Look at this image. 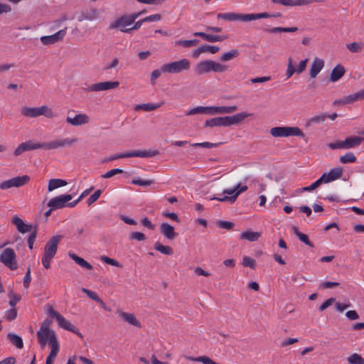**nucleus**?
<instances>
[{
    "instance_id": "f257e3e1",
    "label": "nucleus",
    "mask_w": 364,
    "mask_h": 364,
    "mask_svg": "<svg viewBox=\"0 0 364 364\" xmlns=\"http://www.w3.org/2000/svg\"><path fill=\"white\" fill-rule=\"evenodd\" d=\"M63 237V235H54L46 242L42 257V264L46 269L50 267V261L55 255L58 250V245Z\"/></svg>"
},
{
    "instance_id": "f03ea898",
    "label": "nucleus",
    "mask_w": 364,
    "mask_h": 364,
    "mask_svg": "<svg viewBox=\"0 0 364 364\" xmlns=\"http://www.w3.org/2000/svg\"><path fill=\"white\" fill-rule=\"evenodd\" d=\"M228 68V66L226 65L211 60H205L196 64L194 72L197 75H202L211 71L214 73H223L225 72Z\"/></svg>"
},
{
    "instance_id": "7ed1b4c3",
    "label": "nucleus",
    "mask_w": 364,
    "mask_h": 364,
    "mask_svg": "<svg viewBox=\"0 0 364 364\" xmlns=\"http://www.w3.org/2000/svg\"><path fill=\"white\" fill-rule=\"evenodd\" d=\"M159 154V151L158 150H136L130 152L114 154L107 159H105L103 162H109L119 159L130 157L150 158L156 156Z\"/></svg>"
},
{
    "instance_id": "20e7f679",
    "label": "nucleus",
    "mask_w": 364,
    "mask_h": 364,
    "mask_svg": "<svg viewBox=\"0 0 364 364\" xmlns=\"http://www.w3.org/2000/svg\"><path fill=\"white\" fill-rule=\"evenodd\" d=\"M190 68V60L187 58H183L178 61L163 64L161 65V71L164 73L176 74L187 71Z\"/></svg>"
},
{
    "instance_id": "39448f33",
    "label": "nucleus",
    "mask_w": 364,
    "mask_h": 364,
    "mask_svg": "<svg viewBox=\"0 0 364 364\" xmlns=\"http://www.w3.org/2000/svg\"><path fill=\"white\" fill-rule=\"evenodd\" d=\"M364 141V138L358 136L347 137L344 141H338L330 143L328 146L331 149H349L359 146Z\"/></svg>"
},
{
    "instance_id": "423d86ee",
    "label": "nucleus",
    "mask_w": 364,
    "mask_h": 364,
    "mask_svg": "<svg viewBox=\"0 0 364 364\" xmlns=\"http://www.w3.org/2000/svg\"><path fill=\"white\" fill-rule=\"evenodd\" d=\"M51 323L52 321L46 319L41 323V328L37 332L38 341L41 348L45 347L47 343L49 342L52 333H55L54 331H51L49 328Z\"/></svg>"
},
{
    "instance_id": "0eeeda50",
    "label": "nucleus",
    "mask_w": 364,
    "mask_h": 364,
    "mask_svg": "<svg viewBox=\"0 0 364 364\" xmlns=\"http://www.w3.org/2000/svg\"><path fill=\"white\" fill-rule=\"evenodd\" d=\"M16 255L14 250L7 247L3 250L0 255V262L11 270H16L18 268L16 259Z\"/></svg>"
},
{
    "instance_id": "6e6552de",
    "label": "nucleus",
    "mask_w": 364,
    "mask_h": 364,
    "mask_svg": "<svg viewBox=\"0 0 364 364\" xmlns=\"http://www.w3.org/2000/svg\"><path fill=\"white\" fill-rule=\"evenodd\" d=\"M119 85V82L118 81H105L92 84L89 85L87 87L84 88V90L87 92H100L104 90L115 89L118 87Z\"/></svg>"
},
{
    "instance_id": "1a4fd4ad",
    "label": "nucleus",
    "mask_w": 364,
    "mask_h": 364,
    "mask_svg": "<svg viewBox=\"0 0 364 364\" xmlns=\"http://www.w3.org/2000/svg\"><path fill=\"white\" fill-rule=\"evenodd\" d=\"M219 19H224L229 21H242L245 22L254 21V14H236V13H223L217 16Z\"/></svg>"
},
{
    "instance_id": "9d476101",
    "label": "nucleus",
    "mask_w": 364,
    "mask_h": 364,
    "mask_svg": "<svg viewBox=\"0 0 364 364\" xmlns=\"http://www.w3.org/2000/svg\"><path fill=\"white\" fill-rule=\"evenodd\" d=\"M29 181L30 177L26 175L14 177L9 180L2 181L0 183V189L6 190L11 187H21L26 184Z\"/></svg>"
},
{
    "instance_id": "9b49d317",
    "label": "nucleus",
    "mask_w": 364,
    "mask_h": 364,
    "mask_svg": "<svg viewBox=\"0 0 364 364\" xmlns=\"http://www.w3.org/2000/svg\"><path fill=\"white\" fill-rule=\"evenodd\" d=\"M72 198L73 196L71 194L60 195L51 198L48 203V206L54 210L68 207V204Z\"/></svg>"
},
{
    "instance_id": "f8f14e48",
    "label": "nucleus",
    "mask_w": 364,
    "mask_h": 364,
    "mask_svg": "<svg viewBox=\"0 0 364 364\" xmlns=\"http://www.w3.org/2000/svg\"><path fill=\"white\" fill-rule=\"evenodd\" d=\"M77 141L76 138H65L63 139H56L48 143H43L44 149H55L63 146H70Z\"/></svg>"
},
{
    "instance_id": "ddd939ff",
    "label": "nucleus",
    "mask_w": 364,
    "mask_h": 364,
    "mask_svg": "<svg viewBox=\"0 0 364 364\" xmlns=\"http://www.w3.org/2000/svg\"><path fill=\"white\" fill-rule=\"evenodd\" d=\"M67 31V28L65 27L63 29H61L56 32L55 33L50 36H44L41 37L40 40L41 43L44 45H51L54 44L61 40L65 37Z\"/></svg>"
},
{
    "instance_id": "4468645a",
    "label": "nucleus",
    "mask_w": 364,
    "mask_h": 364,
    "mask_svg": "<svg viewBox=\"0 0 364 364\" xmlns=\"http://www.w3.org/2000/svg\"><path fill=\"white\" fill-rule=\"evenodd\" d=\"M130 25H132V23L127 16L125 15H122L109 24V29L118 28L122 33H128V31H126L128 30L126 27Z\"/></svg>"
},
{
    "instance_id": "2eb2a0df",
    "label": "nucleus",
    "mask_w": 364,
    "mask_h": 364,
    "mask_svg": "<svg viewBox=\"0 0 364 364\" xmlns=\"http://www.w3.org/2000/svg\"><path fill=\"white\" fill-rule=\"evenodd\" d=\"M272 3L284 6H304L314 2H321V0H272Z\"/></svg>"
},
{
    "instance_id": "dca6fc26",
    "label": "nucleus",
    "mask_w": 364,
    "mask_h": 364,
    "mask_svg": "<svg viewBox=\"0 0 364 364\" xmlns=\"http://www.w3.org/2000/svg\"><path fill=\"white\" fill-rule=\"evenodd\" d=\"M65 121L68 124L77 127L88 124L90 122V117L86 114L80 113L76 114L74 117L68 116Z\"/></svg>"
},
{
    "instance_id": "f3484780",
    "label": "nucleus",
    "mask_w": 364,
    "mask_h": 364,
    "mask_svg": "<svg viewBox=\"0 0 364 364\" xmlns=\"http://www.w3.org/2000/svg\"><path fill=\"white\" fill-rule=\"evenodd\" d=\"M59 327L65 329L68 331L73 332L77 335L79 337L82 338V333L79 331L78 328L72 324L68 320L64 318L62 315L57 320Z\"/></svg>"
},
{
    "instance_id": "a211bd4d",
    "label": "nucleus",
    "mask_w": 364,
    "mask_h": 364,
    "mask_svg": "<svg viewBox=\"0 0 364 364\" xmlns=\"http://www.w3.org/2000/svg\"><path fill=\"white\" fill-rule=\"evenodd\" d=\"M252 114L242 112L232 116H225L227 127L232 124H237L244 120L246 117L251 116Z\"/></svg>"
},
{
    "instance_id": "6ab92c4d",
    "label": "nucleus",
    "mask_w": 364,
    "mask_h": 364,
    "mask_svg": "<svg viewBox=\"0 0 364 364\" xmlns=\"http://www.w3.org/2000/svg\"><path fill=\"white\" fill-rule=\"evenodd\" d=\"M160 231L163 235L168 240H173L177 233L174 230V228L167 223H162L160 225Z\"/></svg>"
},
{
    "instance_id": "aec40b11",
    "label": "nucleus",
    "mask_w": 364,
    "mask_h": 364,
    "mask_svg": "<svg viewBox=\"0 0 364 364\" xmlns=\"http://www.w3.org/2000/svg\"><path fill=\"white\" fill-rule=\"evenodd\" d=\"M99 17V12L97 9L92 8L90 10L82 11L78 18L79 21H93Z\"/></svg>"
},
{
    "instance_id": "412c9836",
    "label": "nucleus",
    "mask_w": 364,
    "mask_h": 364,
    "mask_svg": "<svg viewBox=\"0 0 364 364\" xmlns=\"http://www.w3.org/2000/svg\"><path fill=\"white\" fill-rule=\"evenodd\" d=\"M324 66V61L318 58H316L311 65L309 70V75L311 78H315Z\"/></svg>"
},
{
    "instance_id": "4be33fe9",
    "label": "nucleus",
    "mask_w": 364,
    "mask_h": 364,
    "mask_svg": "<svg viewBox=\"0 0 364 364\" xmlns=\"http://www.w3.org/2000/svg\"><path fill=\"white\" fill-rule=\"evenodd\" d=\"M213 114V106L210 107H203V106H198L196 107H194L189 111H188L186 113V115H193V114Z\"/></svg>"
},
{
    "instance_id": "5701e85b",
    "label": "nucleus",
    "mask_w": 364,
    "mask_h": 364,
    "mask_svg": "<svg viewBox=\"0 0 364 364\" xmlns=\"http://www.w3.org/2000/svg\"><path fill=\"white\" fill-rule=\"evenodd\" d=\"M193 36L201 37L203 39L211 43L223 41L225 38L223 36L208 34L204 32H195Z\"/></svg>"
},
{
    "instance_id": "b1692460",
    "label": "nucleus",
    "mask_w": 364,
    "mask_h": 364,
    "mask_svg": "<svg viewBox=\"0 0 364 364\" xmlns=\"http://www.w3.org/2000/svg\"><path fill=\"white\" fill-rule=\"evenodd\" d=\"M205 127H227L225 117H218L208 119L205 122Z\"/></svg>"
},
{
    "instance_id": "393cba45",
    "label": "nucleus",
    "mask_w": 364,
    "mask_h": 364,
    "mask_svg": "<svg viewBox=\"0 0 364 364\" xmlns=\"http://www.w3.org/2000/svg\"><path fill=\"white\" fill-rule=\"evenodd\" d=\"M344 67L340 64L337 65L332 70L330 75V81L336 82L340 80L345 74Z\"/></svg>"
},
{
    "instance_id": "a878e982",
    "label": "nucleus",
    "mask_w": 364,
    "mask_h": 364,
    "mask_svg": "<svg viewBox=\"0 0 364 364\" xmlns=\"http://www.w3.org/2000/svg\"><path fill=\"white\" fill-rule=\"evenodd\" d=\"M343 168L342 167H336L329 171L328 173H326L327 181L328 183L336 181L342 176Z\"/></svg>"
},
{
    "instance_id": "bb28decb",
    "label": "nucleus",
    "mask_w": 364,
    "mask_h": 364,
    "mask_svg": "<svg viewBox=\"0 0 364 364\" xmlns=\"http://www.w3.org/2000/svg\"><path fill=\"white\" fill-rule=\"evenodd\" d=\"M119 316H121L125 321L136 327H141L140 322L136 318L135 316L131 313H126L124 311H119Z\"/></svg>"
},
{
    "instance_id": "cd10ccee",
    "label": "nucleus",
    "mask_w": 364,
    "mask_h": 364,
    "mask_svg": "<svg viewBox=\"0 0 364 364\" xmlns=\"http://www.w3.org/2000/svg\"><path fill=\"white\" fill-rule=\"evenodd\" d=\"M291 230H293L294 233L296 235V237L299 239L300 241H301L302 242H304L310 247H314V245L309 240L308 235L301 232L297 227L293 225L291 227Z\"/></svg>"
},
{
    "instance_id": "c85d7f7f",
    "label": "nucleus",
    "mask_w": 364,
    "mask_h": 364,
    "mask_svg": "<svg viewBox=\"0 0 364 364\" xmlns=\"http://www.w3.org/2000/svg\"><path fill=\"white\" fill-rule=\"evenodd\" d=\"M68 255L73 260H74L80 267H82L85 269H93V267L89 262H87L83 258L78 257L75 254L69 252Z\"/></svg>"
},
{
    "instance_id": "c756f323",
    "label": "nucleus",
    "mask_w": 364,
    "mask_h": 364,
    "mask_svg": "<svg viewBox=\"0 0 364 364\" xmlns=\"http://www.w3.org/2000/svg\"><path fill=\"white\" fill-rule=\"evenodd\" d=\"M240 55V51L237 49H232L228 52L223 53L219 60L222 62H228Z\"/></svg>"
},
{
    "instance_id": "7c9ffc66",
    "label": "nucleus",
    "mask_w": 364,
    "mask_h": 364,
    "mask_svg": "<svg viewBox=\"0 0 364 364\" xmlns=\"http://www.w3.org/2000/svg\"><path fill=\"white\" fill-rule=\"evenodd\" d=\"M260 237V233L258 232H253L250 230H247L243 232L240 235V238L241 240H247L250 242L257 241Z\"/></svg>"
},
{
    "instance_id": "2f4dec72",
    "label": "nucleus",
    "mask_w": 364,
    "mask_h": 364,
    "mask_svg": "<svg viewBox=\"0 0 364 364\" xmlns=\"http://www.w3.org/2000/svg\"><path fill=\"white\" fill-rule=\"evenodd\" d=\"M67 185V182L65 180L60 178H53L48 181V191L49 192L53 191V190L63 187Z\"/></svg>"
},
{
    "instance_id": "473e14b6",
    "label": "nucleus",
    "mask_w": 364,
    "mask_h": 364,
    "mask_svg": "<svg viewBox=\"0 0 364 364\" xmlns=\"http://www.w3.org/2000/svg\"><path fill=\"white\" fill-rule=\"evenodd\" d=\"M237 109L238 108L236 105L222 106V107L213 106V114L232 113V112L237 111Z\"/></svg>"
},
{
    "instance_id": "72a5a7b5",
    "label": "nucleus",
    "mask_w": 364,
    "mask_h": 364,
    "mask_svg": "<svg viewBox=\"0 0 364 364\" xmlns=\"http://www.w3.org/2000/svg\"><path fill=\"white\" fill-rule=\"evenodd\" d=\"M9 341L17 348L21 349L23 347V342L21 336L14 333H9L7 335Z\"/></svg>"
},
{
    "instance_id": "f704fd0d",
    "label": "nucleus",
    "mask_w": 364,
    "mask_h": 364,
    "mask_svg": "<svg viewBox=\"0 0 364 364\" xmlns=\"http://www.w3.org/2000/svg\"><path fill=\"white\" fill-rule=\"evenodd\" d=\"M344 103L350 104L355 101L364 99V90H361L358 92L344 97Z\"/></svg>"
},
{
    "instance_id": "c9c22d12",
    "label": "nucleus",
    "mask_w": 364,
    "mask_h": 364,
    "mask_svg": "<svg viewBox=\"0 0 364 364\" xmlns=\"http://www.w3.org/2000/svg\"><path fill=\"white\" fill-rule=\"evenodd\" d=\"M154 247L156 250L166 255H172L173 254V250L170 246L163 245L159 242L154 244Z\"/></svg>"
},
{
    "instance_id": "e433bc0d",
    "label": "nucleus",
    "mask_w": 364,
    "mask_h": 364,
    "mask_svg": "<svg viewBox=\"0 0 364 364\" xmlns=\"http://www.w3.org/2000/svg\"><path fill=\"white\" fill-rule=\"evenodd\" d=\"M38 107H23L21 109V114L25 117L31 118L37 117H38Z\"/></svg>"
},
{
    "instance_id": "4c0bfd02",
    "label": "nucleus",
    "mask_w": 364,
    "mask_h": 364,
    "mask_svg": "<svg viewBox=\"0 0 364 364\" xmlns=\"http://www.w3.org/2000/svg\"><path fill=\"white\" fill-rule=\"evenodd\" d=\"M286 133L287 137L291 136L304 137V134L298 127H286Z\"/></svg>"
},
{
    "instance_id": "58836bf2",
    "label": "nucleus",
    "mask_w": 364,
    "mask_h": 364,
    "mask_svg": "<svg viewBox=\"0 0 364 364\" xmlns=\"http://www.w3.org/2000/svg\"><path fill=\"white\" fill-rule=\"evenodd\" d=\"M22 144L24 146L25 151L34 150L36 149H44L43 143H38V142L35 143L31 140H28Z\"/></svg>"
},
{
    "instance_id": "ea45409f",
    "label": "nucleus",
    "mask_w": 364,
    "mask_h": 364,
    "mask_svg": "<svg viewBox=\"0 0 364 364\" xmlns=\"http://www.w3.org/2000/svg\"><path fill=\"white\" fill-rule=\"evenodd\" d=\"M270 134L274 137H287L286 127H275L270 129Z\"/></svg>"
},
{
    "instance_id": "a19ab883",
    "label": "nucleus",
    "mask_w": 364,
    "mask_h": 364,
    "mask_svg": "<svg viewBox=\"0 0 364 364\" xmlns=\"http://www.w3.org/2000/svg\"><path fill=\"white\" fill-rule=\"evenodd\" d=\"M210 200H218L220 202H225V203H229L230 204H232L236 201L237 196H235V194H232V195L225 196L223 197L213 196V197L210 198Z\"/></svg>"
},
{
    "instance_id": "79ce46f5",
    "label": "nucleus",
    "mask_w": 364,
    "mask_h": 364,
    "mask_svg": "<svg viewBox=\"0 0 364 364\" xmlns=\"http://www.w3.org/2000/svg\"><path fill=\"white\" fill-rule=\"evenodd\" d=\"M188 359L195 362H200L203 364H220L219 363L213 360L209 357L205 355L198 356L196 358L188 357Z\"/></svg>"
},
{
    "instance_id": "37998d69",
    "label": "nucleus",
    "mask_w": 364,
    "mask_h": 364,
    "mask_svg": "<svg viewBox=\"0 0 364 364\" xmlns=\"http://www.w3.org/2000/svg\"><path fill=\"white\" fill-rule=\"evenodd\" d=\"M282 16V14L279 12L276 13H259V14H254V21L258 20L260 18H279Z\"/></svg>"
},
{
    "instance_id": "c03bdc74",
    "label": "nucleus",
    "mask_w": 364,
    "mask_h": 364,
    "mask_svg": "<svg viewBox=\"0 0 364 364\" xmlns=\"http://www.w3.org/2000/svg\"><path fill=\"white\" fill-rule=\"evenodd\" d=\"M38 116L43 115L47 118L51 119L55 117V114L52 109L46 105L38 107Z\"/></svg>"
},
{
    "instance_id": "a18cd8bd",
    "label": "nucleus",
    "mask_w": 364,
    "mask_h": 364,
    "mask_svg": "<svg viewBox=\"0 0 364 364\" xmlns=\"http://www.w3.org/2000/svg\"><path fill=\"white\" fill-rule=\"evenodd\" d=\"M161 104H152V103H146V104H141L138 105L135 109H143L146 112H150L156 109L157 108L160 107Z\"/></svg>"
},
{
    "instance_id": "49530a36",
    "label": "nucleus",
    "mask_w": 364,
    "mask_h": 364,
    "mask_svg": "<svg viewBox=\"0 0 364 364\" xmlns=\"http://www.w3.org/2000/svg\"><path fill=\"white\" fill-rule=\"evenodd\" d=\"M48 344L51 347L50 352L58 354L59 352L60 346L55 333H52Z\"/></svg>"
},
{
    "instance_id": "de8ad7c7",
    "label": "nucleus",
    "mask_w": 364,
    "mask_h": 364,
    "mask_svg": "<svg viewBox=\"0 0 364 364\" xmlns=\"http://www.w3.org/2000/svg\"><path fill=\"white\" fill-rule=\"evenodd\" d=\"M339 161L344 164L354 163L356 161V157L353 153L348 152L345 155L340 156Z\"/></svg>"
},
{
    "instance_id": "09e8293b",
    "label": "nucleus",
    "mask_w": 364,
    "mask_h": 364,
    "mask_svg": "<svg viewBox=\"0 0 364 364\" xmlns=\"http://www.w3.org/2000/svg\"><path fill=\"white\" fill-rule=\"evenodd\" d=\"M199 42L198 39L191 40H178L175 42L176 46H182L184 48H191L194 46Z\"/></svg>"
},
{
    "instance_id": "8fccbe9b",
    "label": "nucleus",
    "mask_w": 364,
    "mask_h": 364,
    "mask_svg": "<svg viewBox=\"0 0 364 364\" xmlns=\"http://www.w3.org/2000/svg\"><path fill=\"white\" fill-rule=\"evenodd\" d=\"M37 232H38V224H35L33 230L30 233V235L28 237V240H27L28 245V247L30 250H33V244H34V242L36 238Z\"/></svg>"
},
{
    "instance_id": "3c124183",
    "label": "nucleus",
    "mask_w": 364,
    "mask_h": 364,
    "mask_svg": "<svg viewBox=\"0 0 364 364\" xmlns=\"http://www.w3.org/2000/svg\"><path fill=\"white\" fill-rule=\"evenodd\" d=\"M347 360L350 364H364V358L358 353H353Z\"/></svg>"
},
{
    "instance_id": "603ef678",
    "label": "nucleus",
    "mask_w": 364,
    "mask_h": 364,
    "mask_svg": "<svg viewBox=\"0 0 364 364\" xmlns=\"http://www.w3.org/2000/svg\"><path fill=\"white\" fill-rule=\"evenodd\" d=\"M347 48L352 53H359L363 48V44L359 42H353L346 45Z\"/></svg>"
},
{
    "instance_id": "864d4df0",
    "label": "nucleus",
    "mask_w": 364,
    "mask_h": 364,
    "mask_svg": "<svg viewBox=\"0 0 364 364\" xmlns=\"http://www.w3.org/2000/svg\"><path fill=\"white\" fill-rule=\"evenodd\" d=\"M327 118L326 114H321L319 115H316L313 117H311L306 123V126H310L313 123L319 124L326 120Z\"/></svg>"
},
{
    "instance_id": "5fc2aeb1",
    "label": "nucleus",
    "mask_w": 364,
    "mask_h": 364,
    "mask_svg": "<svg viewBox=\"0 0 364 364\" xmlns=\"http://www.w3.org/2000/svg\"><path fill=\"white\" fill-rule=\"evenodd\" d=\"M132 184L140 186H148L154 183L153 180H142L139 178H134L131 181Z\"/></svg>"
},
{
    "instance_id": "6e6d98bb",
    "label": "nucleus",
    "mask_w": 364,
    "mask_h": 364,
    "mask_svg": "<svg viewBox=\"0 0 364 364\" xmlns=\"http://www.w3.org/2000/svg\"><path fill=\"white\" fill-rule=\"evenodd\" d=\"M294 73H296V70L293 65V59L289 57L288 59V65L286 72V76L287 78H290Z\"/></svg>"
},
{
    "instance_id": "4d7b16f0",
    "label": "nucleus",
    "mask_w": 364,
    "mask_h": 364,
    "mask_svg": "<svg viewBox=\"0 0 364 364\" xmlns=\"http://www.w3.org/2000/svg\"><path fill=\"white\" fill-rule=\"evenodd\" d=\"M294 73H296V70L293 65V59L289 57L288 59V65L286 72V76L287 78H290Z\"/></svg>"
},
{
    "instance_id": "13d9d810",
    "label": "nucleus",
    "mask_w": 364,
    "mask_h": 364,
    "mask_svg": "<svg viewBox=\"0 0 364 364\" xmlns=\"http://www.w3.org/2000/svg\"><path fill=\"white\" fill-rule=\"evenodd\" d=\"M9 296L10 298L9 305L12 307H14L16 303L21 299V296L20 294L14 293L12 290L9 292Z\"/></svg>"
},
{
    "instance_id": "bf43d9fd",
    "label": "nucleus",
    "mask_w": 364,
    "mask_h": 364,
    "mask_svg": "<svg viewBox=\"0 0 364 364\" xmlns=\"http://www.w3.org/2000/svg\"><path fill=\"white\" fill-rule=\"evenodd\" d=\"M242 265L254 269L256 267V261L248 256H245L242 259Z\"/></svg>"
},
{
    "instance_id": "052dcab7",
    "label": "nucleus",
    "mask_w": 364,
    "mask_h": 364,
    "mask_svg": "<svg viewBox=\"0 0 364 364\" xmlns=\"http://www.w3.org/2000/svg\"><path fill=\"white\" fill-rule=\"evenodd\" d=\"M219 144H215L211 142H201V143H194L191 144L193 147H201V148H206V149H212L214 147H216Z\"/></svg>"
},
{
    "instance_id": "680f3d73",
    "label": "nucleus",
    "mask_w": 364,
    "mask_h": 364,
    "mask_svg": "<svg viewBox=\"0 0 364 364\" xmlns=\"http://www.w3.org/2000/svg\"><path fill=\"white\" fill-rule=\"evenodd\" d=\"M124 171L121 168H113L107 171L106 173L102 175L101 177L103 178H109L115 176L116 174L122 173Z\"/></svg>"
},
{
    "instance_id": "e2e57ef3",
    "label": "nucleus",
    "mask_w": 364,
    "mask_h": 364,
    "mask_svg": "<svg viewBox=\"0 0 364 364\" xmlns=\"http://www.w3.org/2000/svg\"><path fill=\"white\" fill-rule=\"evenodd\" d=\"M101 194H102V191L101 190H97L87 199V205H91L92 203H94L100 198Z\"/></svg>"
},
{
    "instance_id": "0e129e2a",
    "label": "nucleus",
    "mask_w": 364,
    "mask_h": 364,
    "mask_svg": "<svg viewBox=\"0 0 364 364\" xmlns=\"http://www.w3.org/2000/svg\"><path fill=\"white\" fill-rule=\"evenodd\" d=\"M217 225L220 228L227 229V230H231L235 225V224L232 222L225 221V220L218 221Z\"/></svg>"
},
{
    "instance_id": "69168bd1",
    "label": "nucleus",
    "mask_w": 364,
    "mask_h": 364,
    "mask_svg": "<svg viewBox=\"0 0 364 364\" xmlns=\"http://www.w3.org/2000/svg\"><path fill=\"white\" fill-rule=\"evenodd\" d=\"M17 317V311L16 309L12 308L6 312L5 318L8 321H13Z\"/></svg>"
},
{
    "instance_id": "338daca9",
    "label": "nucleus",
    "mask_w": 364,
    "mask_h": 364,
    "mask_svg": "<svg viewBox=\"0 0 364 364\" xmlns=\"http://www.w3.org/2000/svg\"><path fill=\"white\" fill-rule=\"evenodd\" d=\"M129 238L131 240H136L137 241H143L146 240V236L144 233L140 232H133L130 234Z\"/></svg>"
},
{
    "instance_id": "774afa93",
    "label": "nucleus",
    "mask_w": 364,
    "mask_h": 364,
    "mask_svg": "<svg viewBox=\"0 0 364 364\" xmlns=\"http://www.w3.org/2000/svg\"><path fill=\"white\" fill-rule=\"evenodd\" d=\"M336 302L335 298H329L326 300L318 308L319 311H323L326 309L328 306H331L333 303Z\"/></svg>"
}]
</instances>
